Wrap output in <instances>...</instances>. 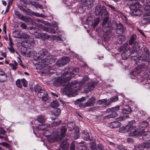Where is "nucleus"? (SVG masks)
<instances>
[{"label": "nucleus", "mask_w": 150, "mask_h": 150, "mask_svg": "<svg viewBox=\"0 0 150 150\" xmlns=\"http://www.w3.org/2000/svg\"><path fill=\"white\" fill-rule=\"evenodd\" d=\"M21 82L23 83V86L24 87H26L28 85V82L25 79H23L21 80Z\"/></svg>", "instance_id": "nucleus-50"}, {"label": "nucleus", "mask_w": 150, "mask_h": 150, "mask_svg": "<svg viewBox=\"0 0 150 150\" xmlns=\"http://www.w3.org/2000/svg\"><path fill=\"white\" fill-rule=\"evenodd\" d=\"M82 135L84 139L88 140L90 139V137L89 134L85 131H83L82 132Z\"/></svg>", "instance_id": "nucleus-26"}, {"label": "nucleus", "mask_w": 150, "mask_h": 150, "mask_svg": "<svg viewBox=\"0 0 150 150\" xmlns=\"http://www.w3.org/2000/svg\"><path fill=\"white\" fill-rule=\"evenodd\" d=\"M96 100V98L93 96H92L87 101L84 103L81 104L79 105L80 107L85 108L88 107H90L94 105Z\"/></svg>", "instance_id": "nucleus-9"}, {"label": "nucleus", "mask_w": 150, "mask_h": 150, "mask_svg": "<svg viewBox=\"0 0 150 150\" xmlns=\"http://www.w3.org/2000/svg\"><path fill=\"white\" fill-rule=\"evenodd\" d=\"M70 61L69 58L67 57H64L59 59L57 63V65L62 66L67 64Z\"/></svg>", "instance_id": "nucleus-15"}, {"label": "nucleus", "mask_w": 150, "mask_h": 150, "mask_svg": "<svg viewBox=\"0 0 150 150\" xmlns=\"http://www.w3.org/2000/svg\"><path fill=\"white\" fill-rule=\"evenodd\" d=\"M127 118V116H124L122 117H119L117 118V120L118 121H122L125 120Z\"/></svg>", "instance_id": "nucleus-55"}, {"label": "nucleus", "mask_w": 150, "mask_h": 150, "mask_svg": "<svg viewBox=\"0 0 150 150\" xmlns=\"http://www.w3.org/2000/svg\"><path fill=\"white\" fill-rule=\"evenodd\" d=\"M95 13L97 15H100L105 17L103 19L102 28L103 31L107 32L110 30V27L111 26V23L108 22L109 19L108 17V12L107 11L106 8L103 6L99 4L97 5L96 8Z\"/></svg>", "instance_id": "nucleus-2"}, {"label": "nucleus", "mask_w": 150, "mask_h": 150, "mask_svg": "<svg viewBox=\"0 0 150 150\" xmlns=\"http://www.w3.org/2000/svg\"><path fill=\"white\" fill-rule=\"evenodd\" d=\"M52 37L53 40H55L57 41L62 40V39L60 37L57 36L56 35H52Z\"/></svg>", "instance_id": "nucleus-45"}, {"label": "nucleus", "mask_w": 150, "mask_h": 150, "mask_svg": "<svg viewBox=\"0 0 150 150\" xmlns=\"http://www.w3.org/2000/svg\"><path fill=\"white\" fill-rule=\"evenodd\" d=\"M13 0H9L8 2L7 7L10 8V6L11 5Z\"/></svg>", "instance_id": "nucleus-63"}, {"label": "nucleus", "mask_w": 150, "mask_h": 150, "mask_svg": "<svg viewBox=\"0 0 150 150\" xmlns=\"http://www.w3.org/2000/svg\"><path fill=\"white\" fill-rule=\"evenodd\" d=\"M120 109V107L118 106H116L114 107H112L111 108L108 109V110H110L112 112V113L116 112V111H117Z\"/></svg>", "instance_id": "nucleus-40"}, {"label": "nucleus", "mask_w": 150, "mask_h": 150, "mask_svg": "<svg viewBox=\"0 0 150 150\" xmlns=\"http://www.w3.org/2000/svg\"><path fill=\"white\" fill-rule=\"evenodd\" d=\"M44 94L42 96V100L44 101L48 99V96L47 93V92L45 91V92H44Z\"/></svg>", "instance_id": "nucleus-48"}, {"label": "nucleus", "mask_w": 150, "mask_h": 150, "mask_svg": "<svg viewBox=\"0 0 150 150\" xmlns=\"http://www.w3.org/2000/svg\"><path fill=\"white\" fill-rule=\"evenodd\" d=\"M148 125V122L146 121H144L139 124V126L140 127L143 128L147 127Z\"/></svg>", "instance_id": "nucleus-39"}, {"label": "nucleus", "mask_w": 150, "mask_h": 150, "mask_svg": "<svg viewBox=\"0 0 150 150\" xmlns=\"http://www.w3.org/2000/svg\"><path fill=\"white\" fill-rule=\"evenodd\" d=\"M128 46V43H126L124 45L121 46L120 48V49L122 51H125L126 50Z\"/></svg>", "instance_id": "nucleus-51"}, {"label": "nucleus", "mask_w": 150, "mask_h": 150, "mask_svg": "<svg viewBox=\"0 0 150 150\" xmlns=\"http://www.w3.org/2000/svg\"><path fill=\"white\" fill-rule=\"evenodd\" d=\"M37 3L35 1H30V4H31L34 6L36 8H37Z\"/></svg>", "instance_id": "nucleus-60"}, {"label": "nucleus", "mask_w": 150, "mask_h": 150, "mask_svg": "<svg viewBox=\"0 0 150 150\" xmlns=\"http://www.w3.org/2000/svg\"><path fill=\"white\" fill-rule=\"evenodd\" d=\"M50 126V125L47 124H45L42 125H40L37 128L38 130H43Z\"/></svg>", "instance_id": "nucleus-24"}, {"label": "nucleus", "mask_w": 150, "mask_h": 150, "mask_svg": "<svg viewBox=\"0 0 150 150\" xmlns=\"http://www.w3.org/2000/svg\"><path fill=\"white\" fill-rule=\"evenodd\" d=\"M135 150H150V144L149 142H146L143 143L141 145H138L135 147Z\"/></svg>", "instance_id": "nucleus-10"}, {"label": "nucleus", "mask_w": 150, "mask_h": 150, "mask_svg": "<svg viewBox=\"0 0 150 150\" xmlns=\"http://www.w3.org/2000/svg\"><path fill=\"white\" fill-rule=\"evenodd\" d=\"M14 15L16 18L25 22H28L30 21V19L29 17H27L25 16H23L18 11H15Z\"/></svg>", "instance_id": "nucleus-12"}, {"label": "nucleus", "mask_w": 150, "mask_h": 150, "mask_svg": "<svg viewBox=\"0 0 150 150\" xmlns=\"http://www.w3.org/2000/svg\"><path fill=\"white\" fill-rule=\"evenodd\" d=\"M98 149L97 150H104L103 147L101 144H98Z\"/></svg>", "instance_id": "nucleus-64"}, {"label": "nucleus", "mask_w": 150, "mask_h": 150, "mask_svg": "<svg viewBox=\"0 0 150 150\" xmlns=\"http://www.w3.org/2000/svg\"><path fill=\"white\" fill-rule=\"evenodd\" d=\"M71 78L69 76V75L64 73L60 77L54 79L53 84L56 86H64V83L67 82Z\"/></svg>", "instance_id": "nucleus-4"}, {"label": "nucleus", "mask_w": 150, "mask_h": 150, "mask_svg": "<svg viewBox=\"0 0 150 150\" xmlns=\"http://www.w3.org/2000/svg\"><path fill=\"white\" fill-rule=\"evenodd\" d=\"M95 87V85L93 83H91L88 84L87 88L84 90L86 93H87L93 90Z\"/></svg>", "instance_id": "nucleus-23"}, {"label": "nucleus", "mask_w": 150, "mask_h": 150, "mask_svg": "<svg viewBox=\"0 0 150 150\" xmlns=\"http://www.w3.org/2000/svg\"><path fill=\"white\" fill-rule=\"evenodd\" d=\"M60 146L62 149L63 150H67L69 145L66 142H63L61 144Z\"/></svg>", "instance_id": "nucleus-31"}, {"label": "nucleus", "mask_w": 150, "mask_h": 150, "mask_svg": "<svg viewBox=\"0 0 150 150\" xmlns=\"http://www.w3.org/2000/svg\"><path fill=\"white\" fill-rule=\"evenodd\" d=\"M118 100V98L117 96H115L114 97L109 99L108 101V105H110L112 102H115Z\"/></svg>", "instance_id": "nucleus-29"}, {"label": "nucleus", "mask_w": 150, "mask_h": 150, "mask_svg": "<svg viewBox=\"0 0 150 150\" xmlns=\"http://www.w3.org/2000/svg\"><path fill=\"white\" fill-rule=\"evenodd\" d=\"M33 14L35 16L39 17H43L44 16V15L42 14H40L39 13L34 12L33 13Z\"/></svg>", "instance_id": "nucleus-58"}, {"label": "nucleus", "mask_w": 150, "mask_h": 150, "mask_svg": "<svg viewBox=\"0 0 150 150\" xmlns=\"http://www.w3.org/2000/svg\"><path fill=\"white\" fill-rule=\"evenodd\" d=\"M75 125L74 123L72 122H70L68 123L67 125L68 127L69 128V130H70L74 129Z\"/></svg>", "instance_id": "nucleus-32"}, {"label": "nucleus", "mask_w": 150, "mask_h": 150, "mask_svg": "<svg viewBox=\"0 0 150 150\" xmlns=\"http://www.w3.org/2000/svg\"><path fill=\"white\" fill-rule=\"evenodd\" d=\"M76 130L75 131V132L74 133V138L75 139H76L79 138L80 137L79 135V132L78 127H76Z\"/></svg>", "instance_id": "nucleus-38"}, {"label": "nucleus", "mask_w": 150, "mask_h": 150, "mask_svg": "<svg viewBox=\"0 0 150 150\" xmlns=\"http://www.w3.org/2000/svg\"><path fill=\"white\" fill-rule=\"evenodd\" d=\"M134 121H132L129 122L126 127V129H127V131L129 132V135L131 137L137 135L139 136L140 135L139 132L141 130L138 131V129L136 127L133 126L132 125H131L132 123H134Z\"/></svg>", "instance_id": "nucleus-5"}, {"label": "nucleus", "mask_w": 150, "mask_h": 150, "mask_svg": "<svg viewBox=\"0 0 150 150\" xmlns=\"http://www.w3.org/2000/svg\"><path fill=\"white\" fill-rule=\"evenodd\" d=\"M127 126V125L126 126V127H122L120 128L119 129V131L121 132H124L125 131V129H126V127Z\"/></svg>", "instance_id": "nucleus-59"}, {"label": "nucleus", "mask_w": 150, "mask_h": 150, "mask_svg": "<svg viewBox=\"0 0 150 150\" xmlns=\"http://www.w3.org/2000/svg\"><path fill=\"white\" fill-rule=\"evenodd\" d=\"M121 125V123L118 121L113 122L108 124V125L111 128H116L120 127Z\"/></svg>", "instance_id": "nucleus-21"}, {"label": "nucleus", "mask_w": 150, "mask_h": 150, "mask_svg": "<svg viewBox=\"0 0 150 150\" xmlns=\"http://www.w3.org/2000/svg\"><path fill=\"white\" fill-rule=\"evenodd\" d=\"M67 129L65 126H63L61 130V134L58 131L55 132V135L54 137V138L52 139V142L55 141H60L65 136V134L67 131Z\"/></svg>", "instance_id": "nucleus-6"}, {"label": "nucleus", "mask_w": 150, "mask_h": 150, "mask_svg": "<svg viewBox=\"0 0 150 150\" xmlns=\"http://www.w3.org/2000/svg\"><path fill=\"white\" fill-rule=\"evenodd\" d=\"M50 105L51 107L54 108L59 106V104L57 101L54 100L51 102Z\"/></svg>", "instance_id": "nucleus-36"}, {"label": "nucleus", "mask_w": 150, "mask_h": 150, "mask_svg": "<svg viewBox=\"0 0 150 150\" xmlns=\"http://www.w3.org/2000/svg\"><path fill=\"white\" fill-rule=\"evenodd\" d=\"M9 65L11 67V69L13 70H16L17 68L18 64L17 62L16 61H14V64H13L12 63H10L9 64Z\"/></svg>", "instance_id": "nucleus-34"}, {"label": "nucleus", "mask_w": 150, "mask_h": 150, "mask_svg": "<svg viewBox=\"0 0 150 150\" xmlns=\"http://www.w3.org/2000/svg\"><path fill=\"white\" fill-rule=\"evenodd\" d=\"M8 49L11 53L13 54H14V53L15 50L13 46L10 47H8Z\"/></svg>", "instance_id": "nucleus-57"}, {"label": "nucleus", "mask_w": 150, "mask_h": 150, "mask_svg": "<svg viewBox=\"0 0 150 150\" xmlns=\"http://www.w3.org/2000/svg\"><path fill=\"white\" fill-rule=\"evenodd\" d=\"M131 110L130 107L128 105L125 106L122 110L123 113L124 114H128L130 113Z\"/></svg>", "instance_id": "nucleus-25"}, {"label": "nucleus", "mask_w": 150, "mask_h": 150, "mask_svg": "<svg viewBox=\"0 0 150 150\" xmlns=\"http://www.w3.org/2000/svg\"><path fill=\"white\" fill-rule=\"evenodd\" d=\"M99 21L98 18L95 19L94 17L90 16L86 19V23L88 24L91 25L95 28L98 24Z\"/></svg>", "instance_id": "nucleus-8"}, {"label": "nucleus", "mask_w": 150, "mask_h": 150, "mask_svg": "<svg viewBox=\"0 0 150 150\" xmlns=\"http://www.w3.org/2000/svg\"><path fill=\"white\" fill-rule=\"evenodd\" d=\"M107 6L109 7L110 8H111V9L112 10L115 12L117 11V10L112 5L108 4L107 5Z\"/></svg>", "instance_id": "nucleus-53"}, {"label": "nucleus", "mask_w": 150, "mask_h": 150, "mask_svg": "<svg viewBox=\"0 0 150 150\" xmlns=\"http://www.w3.org/2000/svg\"><path fill=\"white\" fill-rule=\"evenodd\" d=\"M60 112L61 110L57 108L54 109V110L52 111V113L55 116H57L60 114Z\"/></svg>", "instance_id": "nucleus-37"}, {"label": "nucleus", "mask_w": 150, "mask_h": 150, "mask_svg": "<svg viewBox=\"0 0 150 150\" xmlns=\"http://www.w3.org/2000/svg\"><path fill=\"white\" fill-rule=\"evenodd\" d=\"M38 26L41 29H43L46 31L53 34H54L56 32V30L54 29L53 28L51 27L45 28L40 24H38Z\"/></svg>", "instance_id": "nucleus-18"}, {"label": "nucleus", "mask_w": 150, "mask_h": 150, "mask_svg": "<svg viewBox=\"0 0 150 150\" xmlns=\"http://www.w3.org/2000/svg\"><path fill=\"white\" fill-rule=\"evenodd\" d=\"M40 38L44 39L47 38V35L45 33H40L39 34Z\"/></svg>", "instance_id": "nucleus-47"}, {"label": "nucleus", "mask_w": 150, "mask_h": 150, "mask_svg": "<svg viewBox=\"0 0 150 150\" xmlns=\"http://www.w3.org/2000/svg\"><path fill=\"white\" fill-rule=\"evenodd\" d=\"M116 32L117 33L121 35L123 33L124 31L125 28L121 23H119L117 24Z\"/></svg>", "instance_id": "nucleus-17"}, {"label": "nucleus", "mask_w": 150, "mask_h": 150, "mask_svg": "<svg viewBox=\"0 0 150 150\" xmlns=\"http://www.w3.org/2000/svg\"><path fill=\"white\" fill-rule=\"evenodd\" d=\"M21 38H23L24 39H28L29 38V36L26 34H23L21 35Z\"/></svg>", "instance_id": "nucleus-61"}, {"label": "nucleus", "mask_w": 150, "mask_h": 150, "mask_svg": "<svg viewBox=\"0 0 150 150\" xmlns=\"http://www.w3.org/2000/svg\"><path fill=\"white\" fill-rule=\"evenodd\" d=\"M21 80L20 79H18L16 81V84L17 87L20 88H22V85L21 83Z\"/></svg>", "instance_id": "nucleus-44"}, {"label": "nucleus", "mask_w": 150, "mask_h": 150, "mask_svg": "<svg viewBox=\"0 0 150 150\" xmlns=\"http://www.w3.org/2000/svg\"><path fill=\"white\" fill-rule=\"evenodd\" d=\"M43 134L45 136H48V139L49 141L50 142H52V138H54V137L55 135V132L53 134H50V132L48 130H46L44 132Z\"/></svg>", "instance_id": "nucleus-20"}, {"label": "nucleus", "mask_w": 150, "mask_h": 150, "mask_svg": "<svg viewBox=\"0 0 150 150\" xmlns=\"http://www.w3.org/2000/svg\"><path fill=\"white\" fill-rule=\"evenodd\" d=\"M89 78L87 76H85L81 81L79 83H77L76 81H72L68 85H67L64 88V91L67 94L73 96L76 95V93L79 91L81 89V86L85 82L87 81Z\"/></svg>", "instance_id": "nucleus-1"}, {"label": "nucleus", "mask_w": 150, "mask_h": 150, "mask_svg": "<svg viewBox=\"0 0 150 150\" xmlns=\"http://www.w3.org/2000/svg\"><path fill=\"white\" fill-rule=\"evenodd\" d=\"M142 23L144 25H146L150 22V11H148L143 14Z\"/></svg>", "instance_id": "nucleus-14"}, {"label": "nucleus", "mask_w": 150, "mask_h": 150, "mask_svg": "<svg viewBox=\"0 0 150 150\" xmlns=\"http://www.w3.org/2000/svg\"><path fill=\"white\" fill-rule=\"evenodd\" d=\"M48 53L47 51L45 49H41L37 53L35 51L34 57V59L38 60L43 57Z\"/></svg>", "instance_id": "nucleus-7"}, {"label": "nucleus", "mask_w": 150, "mask_h": 150, "mask_svg": "<svg viewBox=\"0 0 150 150\" xmlns=\"http://www.w3.org/2000/svg\"><path fill=\"white\" fill-rule=\"evenodd\" d=\"M79 71V69L78 68H74L71 72H64L65 73L69 75V76L71 79V78L74 77L75 76L76 74Z\"/></svg>", "instance_id": "nucleus-19"}, {"label": "nucleus", "mask_w": 150, "mask_h": 150, "mask_svg": "<svg viewBox=\"0 0 150 150\" xmlns=\"http://www.w3.org/2000/svg\"><path fill=\"white\" fill-rule=\"evenodd\" d=\"M56 59V58L55 56L52 55L47 56L42 59L40 62H38L36 64V66L40 69L46 67V68L47 69L46 72H48L52 68L50 66L47 65L54 62Z\"/></svg>", "instance_id": "nucleus-3"}, {"label": "nucleus", "mask_w": 150, "mask_h": 150, "mask_svg": "<svg viewBox=\"0 0 150 150\" xmlns=\"http://www.w3.org/2000/svg\"><path fill=\"white\" fill-rule=\"evenodd\" d=\"M142 13V11L141 9H140L139 8L136 10L135 11H134L131 12V14L132 16H139L141 15Z\"/></svg>", "instance_id": "nucleus-27"}, {"label": "nucleus", "mask_w": 150, "mask_h": 150, "mask_svg": "<svg viewBox=\"0 0 150 150\" xmlns=\"http://www.w3.org/2000/svg\"><path fill=\"white\" fill-rule=\"evenodd\" d=\"M7 76L6 75L0 76V81L1 82L6 81V80Z\"/></svg>", "instance_id": "nucleus-49"}, {"label": "nucleus", "mask_w": 150, "mask_h": 150, "mask_svg": "<svg viewBox=\"0 0 150 150\" xmlns=\"http://www.w3.org/2000/svg\"><path fill=\"white\" fill-rule=\"evenodd\" d=\"M35 51H28L27 52V56L28 57H33L34 58V55H35Z\"/></svg>", "instance_id": "nucleus-43"}, {"label": "nucleus", "mask_w": 150, "mask_h": 150, "mask_svg": "<svg viewBox=\"0 0 150 150\" xmlns=\"http://www.w3.org/2000/svg\"><path fill=\"white\" fill-rule=\"evenodd\" d=\"M18 7L19 8L24 12H27V10L22 5H19Z\"/></svg>", "instance_id": "nucleus-56"}, {"label": "nucleus", "mask_w": 150, "mask_h": 150, "mask_svg": "<svg viewBox=\"0 0 150 150\" xmlns=\"http://www.w3.org/2000/svg\"><path fill=\"white\" fill-rule=\"evenodd\" d=\"M133 0H129L128 3V5L130 6V9L133 11L136 10L139 8L141 6V5L137 2L133 3Z\"/></svg>", "instance_id": "nucleus-11"}, {"label": "nucleus", "mask_w": 150, "mask_h": 150, "mask_svg": "<svg viewBox=\"0 0 150 150\" xmlns=\"http://www.w3.org/2000/svg\"><path fill=\"white\" fill-rule=\"evenodd\" d=\"M118 116V114L117 112L112 113L104 117L103 120H106L110 118H114Z\"/></svg>", "instance_id": "nucleus-22"}, {"label": "nucleus", "mask_w": 150, "mask_h": 150, "mask_svg": "<svg viewBox=\"0 0 150 150\" xmlns=\"http://www.w3.org/2000/svg\"><path fill=\"white\" fill-rule=\"evenodd\" d=\"M123 59H126L128 58V55L126 53L123 52L121 55Z\"/></svg>", "instance_id": "nucleus-54"}, {"label": "nucleus", "mask_w": 150, "mask_h": 150, "mask_svg": "<svg viewBox=\"0 0 150 150\" xmlns=\"http://www.w3.org/2000/svg\"><path fill=\"white\" fill-rule=\"evenodd\" d=\"M37 120L40 123L45 122V117L43 115L39 116L37 118Z\"/></svg>", "instance_id": "nucleus-33"}, {"label": "nucleus", "mask_w": 150, "mask_h": 150, "mask_svg": "<svg viewBox=\"0 0 150 150\" xmlns=\"http://www.w3.org/2000/svg\"><path fill=\"white\" fill-rule=\"evenodd\" d=\"M144 52L146 53L147 54L146 55V57H148L149 54V49L147 47H145L144 49Z\"/></svg>", "instance_id": "nucleus-52"}, {"label": "nucleus", "mask_w": 150, "mask_h": 150, "mask_svg": "<svg viewBox=\"0 0 150 150\" xmlns=\"http://www.w3.org/2000/svg\"><path fill=\"white\" fill-rule=\"evenodd\" d=\"M137 36L135 34L132 35L130 38L129 41V44L130 45H134V47L137 48V47L139 48L138 43L137 41Z\"/></svg>", "instance_id": "nucleus-13"}, {"label": "nucleus", "mask_w": 150, "mask_h": 150, "mask_svg": "<svg viewBox=\"0 0 150 150\" xmlns=\"http://www.w3.org/2000/svg\"><path fill=\"white\" fill-rule=\"evenodd\" d=\"M139 133L144 140L146 141H150V132H145L144 130L141 129Z\"/></svg>", "instance_id": "nucleus-16"}, {"label": "nucleus", "mask_w": 150, "mask_h": 150, "mask_svg": "<svg viewBox=\"0 0 150 150\" xmlns=\"http://www.w3.org/2000/svg\"><path fill=\"white\" fill-rule=\"evenodd\" d=\"M96 102L97 104L100 105L104 103L105 105H108V100L106 99L98 100Z\"/></svg>", "instance_id": "nucleus-30"}, {"label": "nucleus", "mask_w": 150, "mask_h": 150, "mask_svg": "<svg viewBox=\"0 0 150 150\" xmlns=\"http://www.w3.org/2000/svg\"><path fill=\"white\" fill-rule=\"evenodd\" d=\"M13 36L15 38H21V35L20 32L17 31H13Z\"/></svg>", "instance_id": "nucleus-35"}, {"label": "nucleus", "mask_w": 150, "mask_h": 150, "mask_svg": "<svg viewBox=\"0 0 150 150\" xmlns=\"http://www.w3.org/2000/svg\"><path fill=\"white\" fill-rule=\"evenodd\" d=\"M85 100V97H82L81 98L78 99L75 101V103L76 104H79L80 103L83 102Z\"/></svg>", "instance_id": "nucleus-41"}, {"label": "nucleus", "mask_w": 150, "mask_h": 150, "mask_svg": "<svg viewBox=\"0 0 150 150\" xmlns=\"http://www.w3.org/2000/svg\"><path fill=\"white\" fill-rule=\"evenodd\" d=\"M77 1L79 2H81L83 5L89 7L88 4L87 3V0H77Z\"/></svg>", "instance_id": "nucleus-46"}, {"label": "nucleus", "mask_w": 150, "mask_h": 150, "mask_svg": "<svg viewBox=\"0 0 150 150\" xmlns=\"http://www.w3.org/2000/svg\"><path fill=\"white\" fill-rule=\"evenodd\" d=\"M1 145L7 147L9 148L10 147V145L8 143L3 142L1 143Z\"/></svg>", "instance_id": "nucleus-62"}, {"label": "nucleus", "mask_w": 150, "mask_h": 150, "mask_svg": "<svg viewBox=\"0 0 150 150\" xmlns=\"http://www.w3.org/2000/svg\"><path fill=\"white\" fill-rule=\"evenodd\" d=\"M34 89L36 92H38L40 93H43L44 92H45V91L41 89V87L37 85L35 86Z\"/></svg>", "instance_id": "nucleus-28"}, {"label": "nucleus", "mask_w": 150, "mask_h": 150, "mask_svg": "<svg viewBox=\"0 0 150 150\" xmlns=\"http://www.w3.org/2000/svg\"><path fill=\"white\" fill-rule=\"evenodd\" d=\"M85 100V97H82L81 98L78 99L75 101V103L76 104H79L80 103L83 102Z\"/></svg>", "instance_id": "nucleus-42"}]
</instances>
